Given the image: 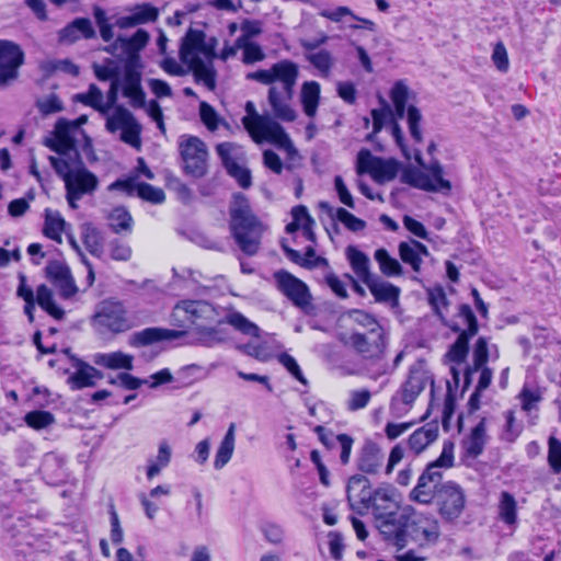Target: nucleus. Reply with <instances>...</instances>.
Listing matches in <instances>:
<instances>
[{
	"label": "nucleus",
	"mask_w": 561,
	"mask_h": 561,
	"mask_svg": "<svg viewBox=\"0 0 561 561\" xmlns=\"http://www.w3.org/2000/svg\"><path fill=\"white\" fill-rule=\"evenodd\" d=\"M374 299L378 304H388L391 308H397L400 305V287L383 280L377 275H373L368 280L364 283Z\"/></svg>",
	"instance_id": "obj_22"
},
{
	"label": "nucleus",
	"mask_w": 561,
	"mask_h": 561,
	"mask_svg": "<svg viewBox=\"0 0 561 561\" xmlns=\"http://www.w3.org/2000/svg\"><path fill=\"white\" fill-rule=\"evenodd\" d=\"M400 259L403 263L411 266V268L419 273L421 271L422 257H419L411 241H401L398 245Z\"/></svg>",
	"instance_id": "obj_59"
},
{
	"label": "nucleus",
	"mask_w": 561,
	"mask_h": 561,
	"mask_svg": "<svg viewBox=\"0 0 561 561\" xmlns=\"http://www.w3.org/2000/svg\"><path fill=\"white\" fill-rule=\"evenodd\" d=\"M39 471L45 482L50 485H59L68 479L66 458L55 451L44 455Z\"/></svg>",
	"instance_id": "obj_20"
},
{
	"label": "nucleus",
	"mask_w": 561,
	"mask_h": 561,
	"mask_svg": "<svg viewBox=\"0 0 561 561\" xmlns=\"http://www.w3.org/2000/svg\"><path fill=\"white\" fill-rule=\"evenodd\" d=\"M231 142H221L216 147L217 154L220 158L221 164L225 168L227 174L234 179L240 187L247 190L252 185L251 171L247 167L240 165L231 157Z\"/></svg>",
	"instance_id": "obj_19"
},
{
	"label": "nucleus",
	"mask_w": 561,
	"mask_h": 561,
	"mask_svg": "<svg viewBox=\"0 0 561 561\" xmlns=\"http://www.w3.org/2000/svg\"><path fill=\"white\" fill-rule=\"evenodd\" d=\"M172 449L168 440L162 439L159 443L158 455L154 460H149L147 466L146 476L149 480L153 479L160 473L163 468H167L171 461Z\"/></svg>",
	"instance_id": "obj_43"
},
{
	"label": "nucleus",
	"mask_w": 561,
	"mask_h": 561,
	"mask_svg": "<svg viewBox=\"0 0 561 561\" xmlns=\"http://www.w3.org/2000/svg\"><path fill=\"white\" fill-rule=\"evenodd\" d=\"M206 33L202 30L190 27L182 37L179 48L180 60L185 65L198 59H203L202 50Z\"/></svg>",
	"instance_id": "obj_23"
},
{
	"label": "nucleus",
	"mask_w": 561,
	"mask_h": 561,
	"mask_svg": "<svg viewBox=\"0 0 561 561\" xmlns=\"http://www.w3.org/2000/svg\"><path fill=\"white\" fill-rule=\"evenodd\" d=\"M380 102L382 104V107L373 108L370 112L371 119H373L374 134L380 133L382 130L383 126L389 121H392V117H393L390 105L383 99H380Z\"/></svg>",
	"instance_id": "obj_60"
},
{
	"label": "nucleus",
	"mask_w": 561,
	"mask_h": 561,
	"mask_svg": "<svg viewBox=\"0 0 561 561\" xmlns=\"http://www.w3.org/2000/svg\"><path fill=\"white\" fill-rule=\"evenodd\" d=\"M400 181L403 184H408L411 187L430 192V193H440L439 188L436 186L434 181L431 179L430 174L424 172L422 168H417L414 165H407L402 169Z\"/></svg>",
	"instance_id": "obj_28"
},
{
	"label": "nucleus",
	"mask_w": 561,
	"mask_h": 561,
	"mask_svg": "<svg viewBox=\"0 0 561 561\" xmlns=\"http://www.w3.org/2000/svg\"><path fill=\"white\" fill-rule=\"evenodd\" d=\"M410 510H394L389 516L375 519L376 528L383 539L396 546L399 550L405 547L404 529L408 523Z\"/></svg>",
	"instance_id": "obj_15"
},
{
	"label": "nucleus",
	"mask_w": 561,
	"mask_h": 561,
	"mask_svg": "<svg viewBox=\"0 0 561 561\" xmlns=\"http://www.w3.org/2000/svg\"><path fill=\"white\" fill-rule=\"evenodd\" d=\"M282 250L286 257L293 263L307 268L313 270L318 266H329V262L323 256H318L316 254V250L313 247L309 245L305 250V255L302 256L299 251L290 248L285 240L280 243Z\"/></svg>",
	"instance_id": "obj_26"
},
{
	"label": "nucleus",
	"mask_w": 561,
	"mask_h": 561,
	"mask_svg": "<svg viewBox=\"0 0 561 561\" xmlns=\"http://www.w3.org/2000/svg\"><path fill=\"white\" fill-rule=\"evenodd\" d=\"M271 71L273 83L282 82L285 93L290 99L299 75L298 65L289 59H284L273 64Z\"/></svg>",
	"instance_id": "obj_24"
},
{
	"label": "nucleus",
	"mask_w": 561,
	"mask_h": 561,
	"mask_svg": "<svg viewBox=\"0 0 561 561\" xmlns=\"http://www.w3.org/2000/svg\"><path fill=\"white\" fill-rule=\"evenodd\" d=\"M185 65L192 71L195 83L204 84L209 91L216 89L217 70L214 67V61L198 59Z\"/></svg>",
	"instance_id": "obj_30"
},
{
	"label": "nucleus",
	"mask_w": 561,
	"mask_h": 561,
	"mask_svg": "<svg viewBox=\"0 0 561 561\" xmlns=\"http://www.w3.org/2000/svg\"><path fill=\"white\" fill-rule=\"evenodd\" d=\"M319 208L324 211L330 218L337 219L348 230L353 232L362 231L366 228L365 220L356 217L343 207H333L329 202H320Z\"/></svg>",
	"instance_id": "obj_31"
},
{
	"label": "nucleus",
	"mask_w": 561,
	"mask_h": 561,
	"mask_svg": "<svg viewBox=\"0 0 561 561\" xmlns=\"http://www.w3.org/2000/svg\"><path fill=\"white\" fill-rule=\"evenodd\" d=\"M454 443L445 440L439 457L426 465L410 493V499L414 502L434 504L445 523L456 522L463 513L467 502L466 492L460 484L451 480L442 482L443 472L439 469L454 467Z\"/></svg>",
	"instance_id": "obj_1"
},
{
	"label": "nucleus",
	"mask_w": 561,
	"mask_h": 561,
	"mask_svg": "<svg viewBox=\"0 0 561 561\" xmlns=\"http://www.w3.org/2000/svg\"><path fill=\"white\" fill-rule=\"evenodd\" d=\"M268 103L276 118L283 122H294L296 119L295 110L282 101V94L275 87H271L268 90Z\"/></svg>",
	"instance_id": "obj_42"
},
{
	"label": "nucleus",
	"mask_w": 561,
	"mask_h": 561,
	"mask_svg": "<svg viewBox=\"0 0 561 561\" xmlns=\"http://www.w3.org/2000/svg\"><path fill=\"white\" fill-rule=\"evenodd\" d=\"M134 357L129 354H125L121 351L112 353H96L93 362L102 367L108 369H133Z\"/></svg>",
	"instance_id": "obj_33"
},
{
	"label": "nucleus",
	"mask_w": 561,
	"mask_h": 561,
	"mask_svg": "<svg viewBox=\"0 0 561 561\" xmlns=\"http://www.w3.org/2000/svg\"><path fill=\"white\" fill-rule=\"evenodd\" d=\"M234 442L236 425L234 423H231L216 451L214 460V468L216 470L222 469L230 461L234 450Z\"/></svg>",
	"instance_id": "obj_34"
},
{
	"label": "nucleus",
	"mask_w": 561,
	"mask_h": 561,
	"mask_svg": "<svg viewBox=\"0 0 561 561\" xmlns=\"http://www.w3.org/2000/svg\"><path fill=\"white\" fill-rule=\"evenodd\" d=\"M111 230L115 233L131 232L134 219L124 206L115 207L108 216Z\"/></svg>",
	"instance_id": "obj_47"
},
{
	"label": "nucleus",
	"mask_w": 561,
	"mask_h": 561,
	"mask_svg": "<svg viewBox=\"0 0 561 561\" xmlns=\"http://www.w3.org/2000/svg\"><path fill=\"white\" fill-rule=\"evenodd\" d=\"M473 336L458 333L456 341L449 346L445 357L457 365L462 364L469 353V343Z\"/></svg>",
	"instance_id": "obj_48"
},
{
	"label": "nucleus",
	"mask_w": 561,
	"mask_h": 561,
	"mask_svg": "<svg viewBox=\"0 0 561 561\" xmlns=\"http://www.w3.org/2000/svg\"><path fill=\"white\" fill-rule=\"evenodd\" d=\"M149 38V33L144 28H138L130 37L118 36L122 55L139 54L147 46Z\"/></svg>",
	"instance_id": "obj_44"
},
{
	"label": "nucleus",
	"mask_w": 561,
	"mask_h": 561,
	"mask_svg": "<svg viewBox=\"0 0 561 561\" xmlns=\"http://www.w3.org/2000/svg\"><path fill=\"white\" fill-rule=\"evenodd\" d=\"M306 59L320 71L321 76L327 78L333 67L332 54L327 49H321L314 54L306 55Z\"/></svg>",
	"instance_id": "obj_56"
},
{
	"label": "nucleus",
	"mask_w": 561,
	"mask_h": 561,
	"mask_svg": "<svg viewBox=\"0 0 561 561\" xmlns=\"http://www.w3.org/2000/svg\"><path fill=\"white\" fill-rule=\"evenodd\" d=\"M548 463L554 473L561 472V440L556 437L548 442Z\"/></svg>",
	"instance_id": "obj_64"
},
{
	"label": "nucleus",
	"mask_w": 561,
	"mask_h": 561,
	"mask_svg": "<svg viewBox=\"0 0 561 561\" xmlns=\"http://www.w3.org/2000/svg\"><path fill=\"white\" fill-rule=\"evenodd\" d=\"M374 257L383 275L393 277L400 276L403 273L400 262L396 257H392L385 248L377 249Z\"/></svg>",
	"instance_id": "obj_45"
},
{
	"label": "nucleus",
	"mask_w": 561,
	"mask_h": 561,
	"mask_svg": "<svg viewBox=\"0 0 561 561\" xmlns=\"http://www.w3.org/2000/svg\"><path fill=\"white\" fill-rule=\"evenodd\" d=\"M66 221L59 211H53L49 208L45 209V222L43 233L45 237L61 243V233L65 229Z\"/></svg>",
	"instance_id": "obj_40"
},
{
	"label": "nucleus",
	"mask_w": 561,
	"mask_h": 561,
	"mask_svg": "<svg viewBox=\"0 0 561 561\" xmlns=\"http://www.w3.org/2000/svg\"><path fill=\"white\" fill-rule=\"evenodd\" d=\"M138 197L154 205L165 201V193L162 188L156 187L146 182H139Z\"/></svg>",
	"instance_id": "obj_62"
},
{
	"label": "nucleus",
	"mask_w": 561,
	"mask_h": 561,
	"mask_svg": "<svg viewBox=\"0 0 561 561\" xmlns=\"http://www.w3.org/2000/svg\"><path fill=\"white\" fill-rule=\"evenodd\" d=\"M346 256L356 276L365 283L374 274L369 271V257L354 245L346 248Z\"/></svg>",
	"instance_id": "obj_36"
},
{
	"label": "nucleus",
	"mask_w": 561,
	"mask_h": 561,
	"mask_svg": "<svg viewBox=\"0 0 561 561\" xmlns=\"http://www.w3.org/2000/svg\"><path fill=\"white\" fill-rule=\"evenodd\" d=\"M245 112L247 115L242 118V123L248 130H256L270 141L285 147L288 152H297L288 134L278 122L270 115L259 114L254 103L251 101L245 103Z\"/></svg>",
	"instance_id": "obj_5"
},
{
	"label": "nucleus",
	"mask_w": 561,
	"mask_h": 561,
	"mask_svg": "<svg viewBox=\"0 0 561 561\" xmlns=\"http://www.w3.org/2000/svg\"><path fill=\"white\" fill-rule=\"evenodd\" d=\"M71 358L75 362L73 366L76 367V371L67 379V383L70 388L72 390H80L88 387H94L95 381L92 380V376L88 371L87 367L83 366L87 365V362L75 356H71Z\"/></svg>",
	"instance_id": "obj_41"
},
{
	"label": "nucleus",
	"mask_w": 561,
	"mask_h": 561,
	"mask_svg": "<svg viewBox=\"0 0 561 561\" xmlns=\"http://www.w3.org/2000/svg\"><path fill=\"white\" fill-rule=\"evenodd\" d=\"M346 500L350 508L358 515H366L369 513L370 497L373 496V489L370 480L367 476L355 473L351 476L346 483Z\"/></svg>",
	"instance_id": "obj_14"
},
{
	"label": "nucleus",
	"mask_w": 561,
	"mask_h": 561,
	"mask_svg": "<svg viewBox=\"0 0 561 561\" xmlns=\"http://www.w3.org/2000/svg\"><path fill=\"white\" fill-rule=\"evenodd\" d=\"M25 64V53L20 44L11 39H0V88L18 80L20 68Z\"/></svg>",
	"instance_id": "obj_10"
},
{
	"label": "nucleus",
	"mask_w": 561,
	"mask_h": 561,
	"mask_svg": "<svg viewBox=\"0 0 561 561\" xmlns=\"http://www.w3.org/2000/svg\"><path fill=\"white\" fill-rule=\"evenodd\" d=\"M230 233L241 250L248 256L257 254L265 227L256 215L253 214L248 197L241 193H234L229 207Z\"/></svg>",
	"instance_id": "obj_2"
},
{
	"label": "nucleus",
	"mask_w": 561,
	"mask_h": 561,
	"mask_svg": "<svg viewBox=\"0 0 561 561\" xmlns=\"http://www.w3.org/2000/svg\"><path fill=\"white\" fill-rule=\"evenodd\" d=\"M431 382V400L425 414L421 421L426 420L432 411V405L435 396V381L430 370L426 369V362L419 358L413 365L409 367L408 377L401 385L398 392L391 398L390 411L393 415H399L402 411L401 403L404 405H412L421 392L425 389L426 383Z\"/></svg>",
	"instance_id": "obj_3"
},
{
	"label": "nucleus",
	"mask_w": 561,
	"mask_h": 561,
	"mask_svg": "<svg viewBox=\"0 0 561 561\" xmlns=\"http://www.w3.org/2000/svg\"><path fill=\"white\" fill-rule=\"evenodd\" d=\"M497 516L507 526H516L518 522L517 501L508 491H502L499 497Z\"/></svg>",
	"instance_id": "obj_35"
},
{
	"label": "nucleus",
	"mask_w": 561,
	"mask_h": 561,
	"mask_svg": "<svg viewBox=\"0 0 561 561\" xmlns=\"http://www.w3.org/2000/svg\"><path fill=\"white\" fill-rule=\"evenodd\" d=\"M134 117V114L124 105H117L113 114L106 118L105 128L108 133H116L122 130Z\"/></svg>",
	"instance_id": "obj_53"
},
{
	"label": "nucleus",
	"mask_w": 561,
	"mask_h": 561,
	"mask_svg": "<svg viewBox=\"0 0 561 561\" xmlns=\"http://www.w3.org/2000/svg\"><path fill=\"white\" fill-rule=\"evenodd\" d=\"M485 445V419L471 430L467 440L463 442L466 454L472 458H477L483 453Z\"/></svg>",
	"instance_id": "obj_39"
},
{
	"label": "nucleus",
	"mask_w": 561,
	"mask_h": 561,
	"mask_svg": "<svg viewBox=\"0 0 561 561\" xmlns=\"http://www.w3.org/2000/svg\"><path fill=\"white\" fill-rule=\"evenodd\" d=\"M387 340L383 328L368 330V335L359 332H353L350 335L353 348L366 359L382 358L387 347Z\"/></svg>",
	"instance_id": "obj_13"
},
{
	"label": "nucleus",
	"mask_w": 561,
	"mask_h": 561,
	"mask_svg": "<svg viewBox=\"0 0 561 561\" xmlns=\"http://www.w3.org/2000/svg\"><path fill=\"white\" fill-rule=\"evenodd\" d=\"M186 335L185 330H172L160 327H149L134 332L128 339L130 347L139 348L163 341H172Z\"/></svg>",
	"instance_id": "obj_17"
},
{
	"label": "nucleus",
	"mask_w": 561,
	"mask_h": 561,
	"mask_svg": "<svg viewBox=\"0 0 561 561\" xmlns=\"http://www.w3.org/2000/svg\"><path fill=\"white\" fill-rule=\"evenodd\" d=\"M93 323L100 332L123 333L131 328L122 302H104L94 314Z\"/></svg>",
	"instance_id": "obj_12"
},
{
	"label": "nucleus",
	"mask_w": 561,
	"mask_h": 561,
	"mask_svg": "<svg viewBox=\"0 0 561 561\" xmlns=\"http://www.w3.org/2000/svg\"><path fill=\"white\" fill-rule=\"evenodd\" d=\"M397 490L390 483H381L375 488L370 497L369 512L375 519L382 518L383 515L389 516L394 510H399L400 505L396 499Z\"/></svg>",
	"instance_id": "obj_18"
},
{
	"label": "nucleus",
	"mask_w": 561,
	"mask_h": 561,
	"mask_svg": "<svg viewBox=\"0 0 561 561\" xmlns=\"http://www.w3.org/2000/svg\"><path fill=\"white\" fill-rule=\"evenodd\" d=\"M210 324L211 323H205L195 329L198 343L206 347H214L215 345L227 342V332L219 327Z\"/></svg>",
	"instance_id": "obj_37"
},
{
	"label": "nucleus",
	"mask_w": 561,
	"mask_h": 561,
	"mask_svg": "<svg viewBox=\"0 0 561 561\" xmlns=\"http://www.w3.org/2000/svg\"><path fill=\"white\" fill-rule=\"evenodd\" d=\"M276 288L306 314L314 311L312 295L308 285L286 270L276 271L273 275Z\"/></svg>",
	"instance_id": "obj_7"
},
{
	"label": "nucleus",
	"mask_w": 561,
	"mask_h": 561,
	"mask_svg": "<svg viewBox=\"0 0 561 561\" xmlns=\"http://www.w3.org/2000/svg\"><path fill=\"white\" fill-rule=\"evenodd\" d=\"M457 316L463 320L467 325L466 329H461L457 322L449 320H446L444 325L454 333H463L469 336H474L479 331V323L472 308L468 304H461L458 308Z\"/></svg>",
	"instance_id": "obj_32"
},
{
	"label": "nucleus",
	"mask_w": 561,
	"mask_h": 561,
	"mask_svg": "<svg viewBox=\"0 0 561 561\" xmlns=\"http://www.w3.org/2000/svg\"><path fill=\"white\" fill-rule=\"evenodd\" d=\"M490 358L488 339L484 336L478 337L473 346L472 354V369L483 368L488 364Z\"/></svg>",
	"instance_id": "obj_61"
},
{
	"label": "nucleus",
	"mask_w": 561,
	"mask_h": 561,
	"mask_svg": "<svg viewBox=\"0 0 561 561\" xmlns=\"http://www.w3.org/2000/svg\"><path fill=\"white\" fill-rule=\"evenodd\" d=\"M414 159L419 167L430 174L443 195H448L451 192L453 184L444 178V167L438 159L432 158L428 163H425L420 150L415 151Z\"/></svg>",
	"instance_id": "obj_29"
},
{
	"label": "nucleus",
	"mask_w": 561,
	"mask_h": 561,
	"mask_svg": "<svg viewBox=\"0 0 561 561\" xmlns=\"http://www.w3.org/2000/svg\"><path fill=\"white\" fill-rule=\"evenodd\" d=\"M205 376L206 374L203 366L198 364H190L181 367L176 371L175 379L182 387H188L194 382L202 380Z\"/></svg>",
	"instance_id": "obj_54"
},
{
	"label": "nucleus",
	"mask_w": 561,
	"mask_h": 561,
	"mask_svg": "<svg viewBox=\"0 0 561 561\" xmlns=\"http://www.w3.org/2000/svg\"><path fill=\"white\" fill-rule=\"evenodd\" d=\"M383 462V454L379 445L366 439L356 457V468L362 474H377Z\"/></svg>",
	"instance_id": "obj_21"
},
{
	"label": "nucleus",
	"mask_w": 561,
	"mask_h": 561,
	"mask_svg": "<svg viewBox=\"0 0 561 561\" xmlns=\"http://www.w3.org/2000/svg\"><path fill=\"white\" fill-rule=\"evenodd\" d=\"M180 156L184 162V174L201 179L207 174L208 150L205 142L196 136H187L179 145Z\"/></svg>",
	"instance_id": "obj_8"
},
{
	"label": "nucleus",
	"mask_w": 561,
	"mask_h": 561,
	"mask_svg": "<svg viewBox=\"0 0 561 561\" xmlns=\"http://www.w3.org/2000/svg\"><path fill=\"white\" fill-rule=\"evenodd\" d=\"M18 523L19 524L7 520L4 524L5 531L7 534H10L11 539H15L19 535H21V546L26 545L27 548L31 549L34 536L31 534L30 520L21 517L18 519Z\"/></svg>",
	"instance_id": "obj_50"
},
{
	"label": "nucleus",
	"mask_w": 561,
	"mask_h": 561,
	"mask_svg": "<svg viewBox=\"0 0 561 561\" xmlns=\"http://www.w3.org/2000/svg\"><path fill=\"white\" fill-rule=\"evenodd\" d=\"M141 124L134 117L122 130L121 140L136 149L141 147Z\"/></svg>",
	"instance_id": "obj_57"
},
{
	"label": "nucleus",
	"mask_w": 561,
	"mask_h": 561,
	"mask_svg": "<svg viewBox=\"0 0 561 561\" xmlns=\"http://www.w3.org/2000/svg\"><path fill=\"white\" fill-rule=\"evenodd\" d=\"M99 186L98 176L88 170L82 164H77L75 168L73 175L67 179L65 183L66 199L70 208L77 209V202L83 197V195L93 194Z\"/></svg>",
	"instance_id": "obj_11"
},
{
	"label": "nucleus",
	"mask_w": 561,
	"mask_h": 561,
	"mask_svg": "<svg viewBox=\"0 0 561 561\" xmlns=\"http://www.w3.org/2000/svg\"><path fill=\"white\" fill-rule=\"evenodd\" d=\"M72 100L104 114L103 93L95 83H91L87 92L75 94Z\"/></svg>",
	"instance_id": "obj_51"
},
{
	"label": "nucleus",
	"mask_w": 561,
	"mask_h": 561,
	"mask_svg": "<svg viewBox=\"0 0 561 561\" xmlns=\"http://www.w3.org/2000/svg\"><path fill=\"white\" fill-rule=\"evenodd\" d=\"M428 519L414 510L410 508L407 527L404 529L405 546L409 539L419 541L423 539L428 543H435L439 538V526L436 519L431 522V526L426 527Z\"/></svg>",
	"instance_id": "obj_16"
},
{
	"label": "nucleus",
	"mask_w": 561,
	"mask_h": 561,
	"mask_svg": "<svg viewBox=\"0 0 561 561\" xmlns=\"http://www.w3.org/2000/svg\"><path fill=\"white\" fill-rule=\"evenodd\" d=\"M24 422L34 430H43L55 423V416L49 411L34 410L25 414Z\"/></svg>",
	"instance_id": "obj_58"
},
{
	"label": "nucleus",
	"mask_w": 561,
	"mask_h": 561,
	"mask_svg": "<svg viewBox=\"0 0 561 561\" xmlns=\"http://www.w3.org/2000/svg\"><path fill=\"white\" fill-rule=\"evenodd\" d=\"M378 159L379 157L373 156L368 149H360L356 158V172L358 174L370 173L374 175Z\"/></svg>",
	"instance_id": "obj_63"
},
{
	"label": "nucleus",
	"mask_w": 561,
	"mask_h": 561,
	"mask_svg": "<svg viewBox=\"0 0 561 561\" xmlns=\"http://www.w3.org/2000/svg\"><path fill=\"white\" fill-rule=\"evenodd\" d=\"M95 36V30L88 18H76L59 32V41L66 43H75L81 37L91 39Z\"/></svg>",
	"instance_id": "obj_25"
},
{
	"label": "nucleus",
	"mask_w": 561,
	"mask_h": 561,
	"mask_svg": "<svg viewBox=\"0 0 561 561\" xmlns=\"http://www.w3.org/2000/svg\"><path fill=\"white\" fill-rule=\"evenodd\" d=\"M82 242L91 255L95 257H100L102 255L103 244L101 233L91 224H87L83 228Z\"/></svg>",
	"instance_id": "obj_52"
},
{
	"label": "nucleus",
	"mask_w": 561,
	"mask_h": 561,
	"mask_svg": "<svg viewBox=\"0 0 561 561\" xmlns=\"http://www.w3.org/2000/svg\"><path fill=\"white\" fill-rule=\"evenodd\" d=\"M427 300L435 316L440 320L442 324L444 325L447 319L442 312L440 307H447L449 305V300L445 294L444 288L442 286H435L428 289Z\"/></svg>",
	"instance_id": "obj_55"
},
{
	"label": "nucleus",
	"mask_w": 561,
	"mask_h": 561,
	"mask_svg": "<svg viewBox=\"0 0 561 561\" xmlns=\"http://www.w3.org/2000/svg\"><path fill=\"white\" fill-rule=\"evenodd\" d=\"M438 421L433 420L415 430L408 438L409 448L415 455H420L426 447L438 437Z\"/></svg>",
	"instance_id": "obj_27"
},
{
	"label": "nucleus",
	"mask_w": 561,
	"mask_h": 561,
	"mask_svg": "<svg viewBox=\"0 0 561 561\" xmlns=\"http://www.w3.org/2000/svg\"><path fill=\"white\" fill-rule=\"evenodd\" d=\"M77 125L67 118L60 117L55 124L54 138H46L44 145L51 151L72 159L76 164H82V158L77 148Z\"/></svg>",
	"instance_id": "obj_9"
},
{
	"label": "nucleus",
	"mask_w": 561,
	"mask_h": 561,
	"mask_svg": "<svg viewBox=\"0 0 561 561\" xmlns=\"http://www.w3.org/2000/svg\"><path fill=\"white\" fill-rule=\"evenodd\" d=\"M321 87L317 81H306L301 88V104L307 116L313 117L320 101Z\"/></svg>",
	"instance_id": "obj_38"
},
{
	"label": "nucleus",
	"mask_w": 561,
	"mask_h": 561,
	"mask_svg": "<svg viewBox=\"0 0 561 561\" xmlns=\"http://www.w3.org/2000/svg\"><path fill=\"white\" fill-rule=\"evenodd\" d=\"M389 95L394 108V113L392 114L399 119L407 116V123L412 139L421 144L423 141L421 129L422 114L415 105H407L409 100L408 85L402 80L394 82Z\"/></svg>",
	"instance_id": "obj_6"
},
{
	"label": "nucleus",
	"mask_w": 561,
	"mask_h": 561,
	"mask_svg": "<svg viewBox=\"0 0 561 561\" xmlns=\"http://www.w3.org/2000/svg\"><path fill=\"white\" fill-rule=\"evenodd\" d=\"M218 309L206 300L183 299L178 301L171 312V324L178 328L203 325L205 323H222Z\"/></svg>",
	"instance_id": "obj_4"
},
{
	"label": "nucleus",
	"mask_w": 561,
	"mask_h": 561,
	"mask_svg": "<svg viewBox=\"0 0 561 561\" xmlns=\"http://www.w3.org/2000/svg\"><path fill=\"white\" fill-rule=\"evenodd\" d=\"M222 322L232 325L244 335L260 337L261 329L239 311L228 313Z\"/></svg>",
	"instance_id": "obj_46"
},
{
	"label": "nucleus",
	"mask_w": 561,
	"mask_h": 561,
	"mask_svg": "<svg viewBox=\"0 0 561 561\" xmlns=\"http://www.w3.org/2000/svg\"><path fill=\"white\" fill-rule=\"evenodd\" d=\"M400 169L401 163L398 160L393 158L383 159L379 157L373 176L377 182L383 183L386 181L393 180L398 175Z\"/></svg>",
	"instance_id": "obj_49"
}]
</instances>
